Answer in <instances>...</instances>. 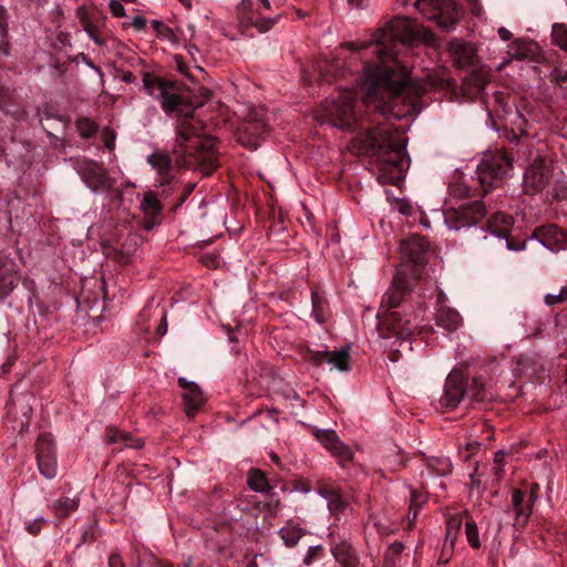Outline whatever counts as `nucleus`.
<instances>
[{
    "mask_svg": "<svg viewBox=\"0 0 567 567\" xmlns=\"http://www.w3.org/2000/svg\"><path fill=\"white\" fill-rule=\"evenodd\" d=\"M417 33L406 17H396L373 34L372 41L344 42L351 51L372 49L373 61H363V74L354 76L357 89L340 87L337 96L323 104V117L332 126L365 134L351 141V150L379 163L378 181L396 185L404 178L406 138L384 120L402 118L412 106L401 110L403 94L409 89L408 69L396 59L400 44L410 43Z\"/></svg>",
    "mask_w": 567,
    "mask_h": 567,
    "instance_id": "nucleus-1",
    "label": "nucleus"
},
{
    "mask_svg": "<svg viewBox=\"0 0 567 567\" xmlns=\"http://www.w3.org/2000/svg\"><path fill=\"white\" fill-rule=\"evenodd\" d=\"M142 81L147 94L161 101L164 112L178 117L173 147L176 165L194 167L205 175L212 174L217 167L216 140L198 133L190 105L174 92L172 82L150 72H143Z\"/></svg>",
    "mask_w": 567,
    "mask_h": 567,
    "instance_id": "nucleus-2",
    "label": "nucleus"
},
{
    "mask_svg": "<svg viewBox=\"0 0 567 567\" xmlns=\"http://www.w3.org/2000/svg\"><path fill=\"white\" fill-rule=\"evenodd\" d=\"M378 331L384 341L383 348L388 351V358L398 362L405 354L412 352V336L416 329V315L402 308L389 312H379Z\"/></svg>",
    "mask_w": 567,
    "mask_h": 567,
    "instance_id": "nucleus-3",
    "label": "nucleus"
},
{
    "mask_svg": "<svg viewBox=\"0 0 567 567\" xmlns=\"http://www.w3.org/2000/svg\"><path fill=\"white\" fill-rule=\"evenodd\" d=\"M414 7L444 31L453 30L461 19V10L454 0H416Z\"/></svg>",
    "mask_w": 567,
    "mask_h": 567,
    "instance_id": "nucleus-4",
    "label": "nucleus"
},
{
    "mask_svg": "<svg viewBox=\"0 0 567 567\" xmlns=\"http://www.w3.org/2000/svg\"><path fill=\"white\" fill-rule=\"evenodd\" d=\"M512 158L502 150L486 152L477 166L478 181L484 193L512 171Z\"/></svg>",
    "mask_w": 567,
    "mask_h": 567,
    "instance_id": "nucleus-5",
    "label": "nucleus"
},
{
    "mask_svg": "<svg viewBox=\"0 0 567 567\" xmlns=\"http://www.w3.org/2000/svg\"><path fill=\"white\" fill-rule=\"evenodd\" d=\"M553 159L547 156H538L526 168L524 174V189L528 194L543 192L555 177Z\"/></svg>",
    "mask_w": 567,
    "mask_h": 567,
    "instance_id": "nucleus-6",
    "label": "nucleus"
},
{
    "mask_svg": "<svg viewBox=\"0 0 567 567\" xmlns=\"http://www.w3.org/2000/svg\"><path fill=\"white\" fill-rule=\"evenodd\" d=\"M486 215L481 200L461 205L458 208L450 207L444 210V221L449 229L461 230L476 225Z\"/></svg>",
    "mask_w": 567,
    "mask_h": 567,
    "instance_id": "nucleus-7",
    "label": "nucleus"
},
{
    "mask_svg": "<svg viewBox=\"0 0 567 567\" xmlns=\"http://www.w3.org/2000/svg\"><path fill=\"white\" fill-rule=\"evenodd\" d=\"M75 169L85 185L94 193L110 192L115 184L104 166L92 159H79Z\"/></svg>",
    "mask_w": 567,
    "mask_h": 567,
    "instance_id": "nucleus-8",
    "label": "nucleus"
},
{
    "mask_svg": "<svg viewBox=\"0 0 567 567\" xmlns=\"http://www.w3.org/2000/svg\"><path fill=\"white\" fill-rule=\"evenodd\" d=\"M538 485L535 484L526 498V495L520 489H515L512 495V505L505 513L513 517V526L515 528H523L527 525L532 508L538 498Z\"/></svg>",
    "mask_w": 567,
    "mask_h": 567,
    "instance_id": "nucleus-9",
    "label": "nucleus"
},
{
    "mask_svg": "<svg viewBox=\"0 0 567 567\" xmlns=\"http://www.w3.org/2000/svg\"><path fill=\"white\" fill-rule=\"evenodd\" d=\"M267 132L262 112H254L237 128L238 142L249 148H257Z\"/></svg>",
    "mask_w": 567,
    "mask_h": 567,
    "instance_id": "nucleus-10",
    "label": "nucleus"
},
{
    "mask_svg": "<svg viewBox=\"0 0 567 567\" xmlns=\"http://www.w3.org/2000/svg\"><path fill=\"white\" fill-rule=\"evenodd\" d=\"M35 454L40 473L45 478H53L56 475V458L55 446L51 434L43 433L38 437Z\"/></svg>",
    "mask_w": 567,
    "mask_h": 567,
    "instance_id": "nucleus-11",
    "label": "nucleus"
},
{
    "mask_svg": "<svg viewBox=\"0 0 567 567\" xmlns=\"http://www.w3.org/2000/svg\"><path fill=\"white\" fill-rule=\"evenodd\" d=\"M411 290L408 278L401 274L395 275L391 287L382 297L379 312H389L392 310L408 309L402 302Z\"/></svg>",
    "mask_w": 567,
    "mask_h": 567,
    "instance_id": "nucleus-12",
    "label": "nucleus"
},
{
    "mask_svg": "<svg viewBox=\"0 0 567 567\" xmlns=\"http://www.w3.org/2000/svg\"><path fill=\"white\" fill-rule=\"evenodd\" d=\"M313 435L334 456L340 464H344L352 460L353 453L351 449L346 445L334 430L321 429L315 430Z\"/></svg>",
    "mask_w": 567,
    "mask_h": 567,
    "instance_id": "nucleus-13",
    "label": "nucleus"
},
{
    "mask_svg": "<svg viewBox=\"0 0 567 567\" xmlns=\"http://www.w3.org/2000/svg\"><path fill=\"white\" fill-rule=\"evenodd\" d=\"M465 402V375L460 371H452L446 378L444 393L440 403L450 409Z\"/></svg>",
    "mask_w": 567,
    "mask_h": 567,
    "instance_id": "nucleus-14",
    "label": "nucleus"
},
{
    "mask_svg": "<svg viewBox=\"0 0 567 567\" xmlns=\"http://www.w3.org/2000/svg\"><path fill=\"white\" fill-rule=\"evenodd\" d=\"M19 281L16 261L0 252V300L7 298L17 288Z\"/></svg>",
    "mask_w": 567,
    "mask_h": 567,
    "instance_id": "nucleus-15",
    "label": "nucleus"
},
{
    "mask_svg": "<svg viewBox=\"0 0 567 567\" xmlns=\"http://www.w3.org/2000/svg\"><path fill=\"white\" fill-rule=\"evenodd\" d=\"M535 237L551 251L567 250V231L554 224L536 228Z\"/></svg>",
    "mask_w": 567,
    "mask_h": 567,
    "instance_id": "nucleus-16",
    "label": "nucleus"
},
{
    "mask_svg": "<svg viewBox=\"0 0 567 567\" xmlns=\"http://www.w3.org/2000/svg\"><path fill=\"white\" fill-rule=\"evenodd\" d=\"M307 360L312 362L315 365H320L323 362L334 367L339 371H348L349 370V350L348 348H342L337 351H312L308 350Z\"/></svg>",
    "mask_w": 567,
    "mask_h": 567,
    "instance_id": "nucleus-17",
    "label": "nucleus"
},
{
    "mask_svg": "<svg viewBox=\"0 0 567 567\" xmlns=\"http://www.w3.org/2000/svg\"><path fill=\"white\" fill-rule=\"evenodd\" d=\"M178 384L183 389L182 399L185 404V413L193 417L205 402V398L198 385L185 378H178Z\"/></svg>",
    "mask_w": 567,
    "mask_h": 567,
    "instance_id": "nucleus-18",
    "label": "nucleus"
},
{
    "mask_svg": "<svg viewBox=\"0 0 567 567\" xmlns=\"http://www.w3.org/2000/svg\"><path fill=\"white\" fill-rule=\"evenodd\" d=\"M401 251L414 265H423L426 262L429 243L422 236L411 235L401 241Z\"/></svg>",
    "mask_w": 567,
    "mask_h": 567,
    "instance_id": "nucleus-19",
    "label": "nucleus"
},
{
    "mask_svg": "<svg viewBox=\"0 0 567 567\" xmlns=\"http://www.w3.org/2000/svg\"><path fill=\"white\" fill-rule=\"evenodd\" d=\"M30 400V395H21L18 399L11 401L9 415H11L13 421L17 423L16 427L19 433H23L29 427L30 417L32 414Z\"/></svg>",
    "mask_w": 567,
    "mask_h": 567,
    "instance_id": "nucleus-20",
    "label": "nucleus"
},
{
    "mask_svg": "<svg viewBox=\"0 0 567 567\" xmlns=\"http://www.w3.org/2000/svg\"><path fill=\"white\" fill-rule=\"evenodd\" d=\"M147 163L157 173L161 184H168L175 178L176 168L167 153L154 152L147 156Z\"/></svg>",
    "mask_w": 567,
    "mask_h": 567,
    "instance_id": "nucleus-21",
    "label": "nucleus"
},
{
    "mask_svg": "<svg viewBox=\"0 0 567 567\" xmlns=\"http://www.w3.org/2000/svg\"><path fill=\"white\" fill-rule=\"evenodd\" d=\"M511 227L512 217L503 213L495 214L487 223L488 233L499 240L505 239L507 248L514 249L508 240Z\"/></svg>",
    "mask_w": 567,
    "mask_h": 567,
    "instance_id": "nucleus-22",
    "label": "nucleus"
},
{
    "mask_svg": "<svg viewBox=\"0 0 567 567\" xmlns=\"http://www.w3.org/2000/svg\"><path fill=\"white\" fill-rule=\"evenodd\" d=\"M435 323L444 330L453 332L462 326V317L454 308L442 305V307L436 308Z\"/></svg>",
    "mask_w": 567,
    "mask_h": 567,
    "instance_id": "nucleus-23",
    "label": "nucleus"
},
{
    "mask_svg": "<svg viewBox=\"0 0 567 567\" xmlns=\"http://www.w3.org/2000/svg\"><path fill=\"white\" fill-rule=\"evenodd\" d=\"M449 51L460 68H464L474 63L475 50L467 43H464L460 40H453L449 43Z\"/></svg>",
    "mask_w": 567,
    "mask_h": 567,
    "instance_id": "nucleus-24",
    "label": "nucleus"
},
{
    "mask_svg": "<svg viewBox=\"0 0 567 567\" xmlns=\"http://www.w3.org/2000/svg\"><path fill=\"white\" fill-rule=\"evenodd\" d=\"M487 391L480 378L468 379L465 377V402L468 405L474 402H483L487 400Z\"/></svg>",
    "mask_w": 567,
    "mask_h": 567,
    "instance_id": "nucleus-25",
    "label": "nucleus"
},
{
    "mask_svg": "<svg viewBox=\"0 0 567 567\" xmlns=\"http://www.w3.org/2000/svg\"><path fill=\"white\" fill-rule=\"evenodd\" d=\"M332 555L341 567H359V560L354 549L347 543L336 544L331 548Z\"/></svg>",
    "mask_w": 567,
    "mask_h": 567,
    "instance_id": "nucleus-26",
    "label": "nucleus"
},
{
    "mask_svg": "<svg viewBox=\"0 0 567 567\" xmlns=\"http://www.w3.org/2000/svg\"><path fill=\"white\" fill-rule=\"evenodd\" d=\"M321 495L327 499L328 508L333 514L342 513L348 505L344 496L337 488H323Z\"/></svg>",
    "mask_w": 567,
    "mask_h": 567,
    "instance_id": "nucleus-27",
    "label": "nucleus"
},
{
    "mask_svg": "<svg viewBox=\"0 0 567 567\" xmlns=\"http://www.w3.org/2000/svg\"><path fill=\"white\" fill-rule=\"evenodd\" d=\"M278 533L285 545L289 547L297 545L305 534L303 529L292 522H288Z\"/></svg>",
    "mask_w": 567,
    "mask_h": 567,
    "instance_id": "nucleus-28",
    "label": "nucleus"
},
{
    "mask_svg": "<svg viewBox=\"0 0 567 567\" xmlns=\"http://www.w3.org/2000/svg\"><path fill=\"white\" fill-rule=\"evenodd\" d=\"M107 441L109 443L122 442L125 446L134 449H140L143 445L140 439H134L130 433L116 429L107 430Z\"/></svg>",
    "mask_w": 567,
    "mask_h": 567,
    "instance_id": "nucleus-29",
    "label": "nucleus"
},
{
    "mask_svg": "<svg viewBox=\"0 0 567 567\" xmlns=\"http://www.w3.org/2000/svg\"><path fill=\"white\" fill-rule=\"evenodd\" d=\"M78 506L79 501L76 498L61 497L53 503L52 509L59 518H64L75 511Z\"/></svg>",
    "mask_w": 567,
    "mask_h": 567,
    "instance_id": "nucleus-30",
    "label": "nucleus"
},
{
    "mask_svg": "<svg viewBox=\"0 0 567 567\" xmlns=\"http://www.w3.org/2000/svg\"><path fill=\"white\" fill-rule=\"evenodd\" d=\"M533 53V44L527 41L516 40L509 44L508 54L516 60H524Z\"/></svg>",
    "mask_w": 567,
    "mask_h": 567,
    "instance_id": "nucleus-31",
    "label": "nucleus"
},
{
    "mask_svg": "<svg viewBox=\"0 0 567 567\" xmlns=\"http://www.w3.org/2000/svg\"><path fill=\"white\" fill-rule=\"evenodd\" d=\"M247 483L255 492H267L269 488L268 480L265 473L260 470H251L248 474Z\"/></svg>",
    "mask_w": 567,
    "mask_h": 567,
    "instance_id": "nucleus-32",
    "label": "nucleus"
},
{
    "mask_svg": "<svg viewBox=\"0 0 567 567\" xmlns=\"http://www.w3.org/2000/svg\"><path fill=\"white\" fill-rule=\"evenodd\" d=\"M311 302H312V315L315 319L322 323L326 320L327 316V301L326 299L317 291H311Z\"/></svg>",
    "mask_w": 567,
    "mask_h": 567,
    "instance_id": "nucleus-33",
    "label": "nucleus"
},
{
    "mask_svg": "<svg viewBox=\"0 0 567 567\" xmlns=\"http://www.w3.org/2000/svg\"><path fill=\"white\" fill-rule=\"evenodd\" d=\"M75 126L80 136L83 138H91L99 131V125L92 118L85 116L78 117Z\"/></svg>",
    "mask_w": 567,
    "mask_h": 567,
    "instance_id": "nucleus-34",
    "label": "nucleus"
},
{
    "mask_svg": "<svg viewBox=\"0 0 567 567\" xmlns=\"http://www.w3.org/2000/svg\"><path fill=\"white\" fill-rule=\"evenodd\" d=\"M427 467L434 474L444 476L451 473L452 463L447 457H432L427 462Z\"/></svg>",
    "mask_w": 567,
    "mask_h": 567,
    "instance_id": "nucleus-35",
    "label": "nucleus"
},
{
    "mask_svg": "<svg viewBox=\"0 0 567 567\" xmlns=\"http://www.w3.org/2000/svg\"><path fill=\"white\" fill-rule=\"evenodd\" d=\"M462 526V520L460 517L454 516L450 517L447 519V526H446V536H445V546L450 544L451 546L454 545L457 535L460 533Z\"/></svg>",
    "mask_w": 567,
    "mask_h": 567,
    "instance_id": "nucleus-36",
    "label": "nucleus"
},
{
    "mask_svg": "<svg viewBox=\"0 0 567 567\" xmlns=\"http://www.w3.org/2000/svg\"><path fill=\"white\" fill-rule=\"evenodd\" d=\"M553 42L561 50L567 51V25L564 23H556L551 30Z\"/></svg>",
    "mask_w": 567,
    "mask_h": 567,
    "instance_id": "nucleus-37",
    "label": "nucleus"
},
{
    "mask_svg": "<svg viewBox=\"0 0 567 567\" xmlns=\"http://www.w3.org/2000/svg\"><path fill=\"white\" fill-rule=\"evenodd\" d=\"M141 207L145 212V214L151 216H155L159 214L162 210V205L159 200L151 193L145 194Z\"/></svg>",
    "mask_w": 567,
    "mask_h": 567,
    "instance_id": "nucleus-38",
    "label": "nucleus"
},
{
    "mask_svg": "<svg viewBox=\"0 0 567 567\" xmlns=\"http://www.w3.org/2000/svg\"><path fill=\"white\" fill-rule=\"evenodd\" d=\"M425 501L426 498L423 494L417 493L415 491H411V501L408 514L410 524H412V522L416 518L417 512L421 508V506L425 503Z\"/></svg>",
    "mask_w": 567,
    "mask_h": 567,
    "instance_id": "nucleus-39",
    "label": "nucleus"
},
{
    "mask_svg": "<svg viewBox=\"0 0 567 567\" xmlns=\"http://www.w3.org/2000/svg\"><path fill=\"white\" fill-rule=\"evenodd\" d=\"M346 70H341L339 62H329L326 63L324 66L321 69V78L324 81H328V78H346Z\"/></svg>",
    "mask_w": 567,
    "mask_h": 567,
    "instance_id": "nucleus-40",
    "label": "nucleus"
},
{
    "mask_svg": "<svg viewBox=\"0 0 567 567\" xmlns=\"http://www.w3.org/2000/svg\"><path fill=\"white\" fill-rule=\"evenodd\" d=\"M465 534H466V538H467L468 544L473 548H480L481 547V542H480V537H478V528H477V525L475 524V522H473V520L466 522V524H465Z\"/></svg>",
    "mask_w": 567,
    "mask_h": 567,
    "instance_id": "nucleus-41",
    "label": "nucleus"
},
{
    "mask_svg": "<svg viewBox=\"0 0 567 567\" xmlns=\"http://www.w3.org/2000/svg\"><path fill=\"white\" fill-rule=\"evenodd\" d=\"M82 24L84 28V31L87 33V35L99 45H105L106 39L101 37L97 32L96 27H94L90 21L86 19H82Z\"/></svg>",
    "mask_w": 567,
    "mask_h": 567,
    "instance_id": "nucleus-42",
    "label": "nucleus"
},
{
    "mask_svg": "<svg viewBox=\"0 0 567 567\" xmlns=\"http://www.w3.org/2000/svg\"><path fill=\"white\" fill-rule=\"evenodd\" d=\"M547 306H555L567 301V287H561L558 293H547L544 298Z\"/></svg>",
    "mask_w": 567,
    "mask_h": 567,
    "instance_id": "nucleus-43",
    "label": "nucleus"
},
{
    "mask_svg": "<svg viewBox=\"0 0 567 567\" xmlns=\"http://www.w3.org/2000/svg\"><path fill=\"white\" fill-rule=\"evenodd\" d=\"M554 196L558 199H567V178L559 177L554 181Z\"/></svg>",
    "mask_w": 567,
    "mask_h": 567,
    "instance_id": "nucleus-44",
    "label": "nucleus"
},
{
    "mask_svg": "<svg viewBox=\"0 0 567 567\" xmlns=\"http://www.w3.org/2000/svg\"><path fill=\"white\" fill-rule=\"evenodd\" d=\"M101 136H102L103 143H104V146L112 151L115 146V138H116V134L114 133V131L111 130L110 127H104L101 132Z\"/></svg>",
    "mask_w": 567,
    "mask_h": 567,
    "instance_id": "nucleus-45",
    "label": "nucleus"
},
{
    "mask_svg": "<svg viewBox=\"0 0 567 567\" xmlns=\"http://www.w3.org/2000/svg\"><path fill=\"white\" fill-rule=\"evenodd\" d=\"M276 21L277 19H262L257 21L251 20L250 23L254 24L259 32H267L275 25Z\"/></svg>",
    "mask_w": 567,
    "mask_h": 567,
    "instance_id": "nucleus-46",
    "label": "nucleus"
},
{
    "mask_svg": "<svg viewBox=\"0 0 567 567\" xmlns=\"http://www.w3.org/2000/svg\"><path fill=\"white\" fill-rule=\"evenodd\" d=\"M550 81L557 84L567 82V70L554 69L550 73Z\"/></svg>",
    "mask_w": 567,
    "mask_h": 567,
    "instance_id": "nucleus-47",
    "label": "nucleus"
},
{
    "mask_svg": "<svg viewBox=\"0 0 567 567\" xmlns=\"http://www.w3.org/2000/svg\"><path fill=\"white\" fill-rule=\"evenodd\" d=\"M109 8L115 17H124L125 16V9L118 0H111Z\"/></svg>",
    "mask_w": 567,
    "mask_h": 567,
    "instance_id": "nucleus-48",
    "label": "nucleus"
},
{
    "mask_svg": "<svg viewBox=\"0 0 567 567\" xmlns=\"http://www.w3.org/2000/svg\"><path fill=\"white\" fill-rule=\"evenodd\" d=\"M41 522H43V518H37L33 522L29 523L25 528L31 535H37L41 530Z\"/></svg>",
    "mask_w": 567,
    "mask_h": 567,
    "instance_id": "nucleus-49",
    "label": "nucleus"
},
{
    "mask_svg": "<svg viewBox=\"0 0 567 567\" xmlns=\"http://www.w3.org/2000/svg\"><path fill=\"white\" fill-rule=\"evenodd\" d=\"M8 40H7V25L0 24V51L7 53Z\"/></svg>",
    "mask_w": 567,
    "mask_h": 567,
    "instance_id": "nucleus-50",
    "label": "nucleus"
},
{
    "mask_svg": "<svg viewBox=\"0 0 567 567\" xmlns=\"http://www.w3.org/2000/svg\"><path fill=\"white\" fill-rule=\"evenodd\" d=\"M321 548L319 546H311L309 547L308 551H307V555L305 556V564L306 565H310L313 559H315V556L316 554L320 550Z\"/></svg>",
    "mask_w": 567,
    "mask_h": 567,
    "instance_id": "nucleus-51",
    "label": "nucleus"
},
{
    "mask_svg": "<svg viewBox=\"0 0 567 567\" xmlns=\"http://www.w3.org/2000/svg\"><path fill=\"white\" fill-rule=\"evenodd\" d=\"M109 567H125L118 554H112L109 559Z\"/></svg>",
    "mask_w": 567,
    "mask_h": 567,
    "instance_id": "nucleus-52",
    "label": "nucleus"
},
{
    "mask_svg": "<svg viewBox=\"0 0 567 567\" xmlns=\"http://www.w3.org/2000/svg\"><path fill=\"white\" fill-rule=\"evenodd\" d=\"M403 548L402 543H393L388 549V555L398 556L402 553Z\"/></svg>",
    "mask_w": 567,
    "mask_h": 567,
    "instance_id": "nucleus-53",
    "label": "nucleus"
},
{
    "mask_svg": "<svg viewBox=\"0 0 567 567\" xmlns=\"http://www.w3.org/2000/svg\"><path fill=\"white\" fill-rule=\"evenodd\" d=\"M203 262L210 268H216L218 266V259L212 255L203 256Z\"/></svg>",
    "mask_w": 567,
    "mask_h": 567,
    "instance_id": "nucleus-54",
    "label": "nucleus"
},
{
    "mask_svg": "<svg viewBox=\"0 0 567 567\" xmlns=\"http://www.w3.org/2000/svg\"><path fill=\"white\" fill-rule=\"evenodd\" d=\"M132 25L136 30H143L145 28V25H146V20L142 16H136V17H134V19L132 21Z\"/></svg>",
    "mask_w": 567,
    "mask_h": 567,
    "instance_id": "nucleus-55",
    "label": "nucleus"
},
{
    "mask_svg": "<svg viewBox=\"0 0 567 567\" xmlns=\"http://www.w3.org/2000/svg\"><path fill=\"white\" fill-rule=\"evenodd\" d=\"M122 81L125 83H136L137 79L131 71H123L122 72Z\"/></svg>",
    "mask_w": 567,
    "mask_h": 567,
    "instance_id": "nucleus-56",
    "label": "nucleus"
},
{
    "mask_svg": "<svg viewBox=\"0 0 567 567\" xmlns=\"http://www.w3.org/2000/svg\"><path fill=\"white\" fill-rule=\"evenodd\" d=\"M238 9L241 10L245 13H248L252 9V0H241Z\"/></svg>",
    "mask_w": 567,
    "mask_h": 567,
    "instance_id": "nucleus-57",
    "label": "nucleus"
},
{
    "mask_svg": "<svg viewBox=\"0 0 567 567\" xmlns=\"http://www.w3.org/2000/svg\"><path fill=\"white\" fill-rule=\"evenodd\" d=\"M175 63H176V68H177V70H178L181 73H183V74H185V75H187V76H188V72H187V70H186V65H185V63H184V61H183L182 56L176 55V56H175Z\"/></svg>",
    "mask_w": 567,
    "mask_h": 567,
    "instance_id": "nucleus-58",
    "label": "nucleus"
},
{
    "mask_svg": "<svg viewBox=\"0 0 567 567\" xmlns=\"http://www.w3.org/2000/svg\"><path fill=\"white\" fill-rule=\"evenodd\" d=\"M503 457H504V452L503 451H498L495 454L494 463H495L496 470H497L496 473L502 471Z\"/></svg>",
    "mask_w": 567,
    "mask_h": 567,
    "instance_id": "nucleus-59",
    "label": "nucleus"
},
{
    "mask_svg": "<svg viewBox=\"0 0 567 567\" xmlns=\"http://www.w3.org/2000/svg\"><path fill=\"white\" fill-rule=\"evenodd\" d=\"M498 35L504 41H508L513 37L512 32L504 27L498 29Z\"/></svg>",
    "mask_w": 567,
    "mask_h": 567,
    "instance_id": "nucleus-60",
    "label": "nucleus"
},
{
    "mask_svg": "<svg viewBox=\"0 0 567 567\" xmlns=\"http://www.w3.org/2000/svg\"><path fill=\"white\" fill-rule=\"evenodd\" d=\"M167 331V322H166V316L163 315L161 324L157 327V334L164 336Z\"/></svg>",
    "mask_w": 567,
    "mask_h": 567,
    "instance_id": "nucleus-61",
    "label": "nucleus"
},
{
    "mask_svg": "<svg viewBox=\"0 0 567 567\" xmlns=\"http://www.w3.org/2000/svg\"><path fill=\"white\" fill-rule=\"evenodd\" d=\"M152 25L153 28L155 29V31L158 33V34H162L163 31L165 30H168L163 22L158 21V20H153L152 21Z\"/></svg>",
    "mask_w": 567,
    "mask_h": 567,
    "instance_id": "nucleus-62",
    "label": "nucleus"
},
{
    "mask_svg": "<svg viewBox=\"0 0 567 567\" xmlns=\"http://www.w3.org/2000/svg\"><path fill=\"white\" fill-rule=\"evenodd\" d=\"M442 305H446V296L442 290H439L436 297V308L442 307Z\"/></svg>",
    "mask_w": 567,
    "mask_h": 567,
    "instance_id": "nucleus-63",
    "label": "nucleus"
},
{
    "mask_svg": "<svg viewBox=\"0 0 567 567\" xmlns=\"http://www.w3.org/2000/svg\"><path fill=\"white\" fill-rule=\"evenodd\" d=\"M412 207L409 204L402 203L399 205V212L403 215H410Z\"/></svg>",
    "mask_w": 567,
    "mask_h": 567,
    "instance_id": "nucleus-64",
    "label": "nucleus"
}]
</instances>
